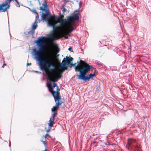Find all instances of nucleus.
I'll return each mask as SVG.
<instances>
[{"mask_svg":"<svg viewBox=\"0 0 151 151\" xmlns=\"http://www.w3.org/2000/svg\"><path fill=\"white\" fill-rule=\"evenodd\" d=\"M47 135H48V136H49L50 137V135H49L48 134H47Z\"/></svg>","mask_w":151,"mask_h":151,"instance_id":"obj_28","label":"nucleus"},{"mask_svg":"<svg viewBox=\"0 0 151 151\" xmlns=\"http://www.w3.org/2000/svg\"><path fill=\"white\" fill-rule=\"evenodd\" d=\"M56 96L53 95V96L54 98L55 102L56 103L55 106H54L52 108V111L53 112L52 115L56 116L57 114V111L59 109V106L61 105L63 102L61 101L60 96H59V93H56Z\"/></svg>","mask_w":151,"mask_h":151,"instance_id":"obj_6","label":"nucleus"},{"mask_svg":"<svg viewBox=\"0 0 151 151\" xmlns=\"http://www.w3.org/2000/svg\"><path fill=\"white\" fill-rule=\"evenodd\" d=\"M70 55L69 57H70ZM73 60L72 57H69L67 56L66 58H64L62 61V63H60L58 64V69L54 68L50 69L49 71L48 70V79L50 81L54 82H57L58 79L62 77V73L65 70L68 69V66L69 65L72 66H75V67L77 66L76 63L73 64L71 63Z\"/></svg>","mask_w":151,"mask_h":151,"instance_id":"obj_3","label":"nucleus"},{"mask_svg":"<svg viewBox=\"0 0 151 151\" xmlns=\"http://www.w3.org/2000/svg\"><path fill=\"white\" fill-rule=\"evenodd\" d=\"M67 10L65 7H63L62 11L63 12H66Z\"/></svg>","mask_w":151,"mask_h":151,"instance_id":"obj_17","label":"nucleus"},{"mask_svg":"<svg viewBox=\"0 0 151 151\" xmlns=\"http://www.w3.org/2000/svg\"><path fill=\"white\" fill-rule=\"evenodd\" d=\"M136 142V140L135 139L132 138H130L128 139V143L129 145V146L132 147L133 146H132V145L134 144V143Z\"/></svg>","mask_w":151,"mask_h":151,"instance_id":"obj_13","label":"nucleus"},{"mask_svg":"<svg viewBox=\"0 0 151 151\" xmlns=\"http://www.w3.org/2000/svg\"><path fill=\"white\" fill-rule=\"evenodd\" d=\"M16 2L17 3V4H18V6H17V7H19L20 6V5H19V2L18 1H17Z\"/></svg>","mask_w":151,"mask_h":151,"instance_id":"obj_20","label":"nucleus"},{"mask_svg":"<svg viewBox=\"0 0 151 151\" xmlns=\"http://www.w3.org/2000/svg\"><path fill=\"white\" fill-rule=\"evenodd\" d=\"M31 65L30 63H27V65Z\"/></svg>","mask_w":151,"mask_h":151,"instance_id":"obj_26","label":"nucleus"},{"mask_svg":"<svg viewBox=\"0 0 151 151\" xmlns=\"http://www.w3.org/2000/svg\"><path fill=\"white\" fill-rule=\"evenodd\" d=\"M48 88L49 89V91L51 93L52 96L55 95L56 96V93H59V96H60V89L59 88L56 83H53V86L52 87L51 85L48 83Z\"/></svg>","mask_w":151,"mask_h":151,"instance_id":"obj_8","label":"nucleus"},{"mask_svg":"<svg viewBox=\"0 0 151 151\" xmlns=\"http://www.w3.org/2000/svg\"><path fill=\"white\" fill-rule=\"evenodd\" d=\"M55 116H56L52 115L51 116L50 118L49 122L48 123L49 127L48 129V132L50 131L51 127L53 126L54 124L55 123L54 121Z\"/></svg>","mask_w":151,"mask_h":151,"instance_id":"obj_10","label":"nucleus"},{"mask_svg":"<svg viewBox=\"0 0 151 151\" xmlns=\"http://www.w3.org/2000/svg\"><path fill=\"white\" fill-rule=\"evenodd\" d=\"M44 151H47V148H46L44 150Z\"/></svg>","mask_w":151,"mask_h":151,"instance_id":"obj_27","label":"nucleus"},{"mask_svg":"<svg viewBox=\"0 0 151 151\" xmlns=\"http://www.w3.org/2000/svg\"><path fill=\"white\" fill-rule=\"evenodd\" d=\"M64 37H65V38L66 39H67L68 38V37L67 36H65Z\"/></svg>","mask_w":151,"mask_h":151,"instance_id":"obj_23","label":"nucleus"},{"mask_svg":"<svg viewBox=\"0 0 151 151\" xmlns=\"http://www.w3.org/2000/svg\"><path fill=\"white\" fill-rule=\"evenodd\" d=\"M72 49V48L71 47H69V48H68V50L70 51H71V50Z\"/></svg>","mask_w":151,"mask_h":151,"instance_id":"obj_21","label":"nucleus"},{"mask_svg":"<svg viewBox=\"0 0 151 151\" xmlns=\"http://www.w3.org/2000/svg\"><path fill=\"white\" fill-rule=\"evenodd\" d=\"M6 65V64H3V65H2V68H4V66L5 65Z\"/></svg>","mask_w":151,"mask_h":151,"instance_id":"obj_25","label":"nucleus"},{"mask_svg":"<svg viewBox=\"0 0 151 151\" xmlns=\"http://www.w3.org/2000/svg\"><path fill=\"white\" fill-rule=\"evenodd\" d=\"M33 12L34 13H36L37 14V15H36V19H37V17H38V14H37V12L36 10H34Z\"/></svg>","mask_w":151,"mask_h":151,"instance_id":"obj_18","label":"nucleus"},{"mask_svg":"<svg viewBox=\"0 0 151 151\" xmlns=\"http://www.w3.org/2000/svg\"><path fill=\"white\" fill-rule=\"evenodd\" d=\"M60 51L57 45L54 42L50 43L48 41V69L52 67L53 68H56V66L58 63L60 62V60L54 56V55Z\"/></svg>","mask_w":151,"mask_h":151,"instance_id":"obj_5","label":"nucleus"},{"mask_svg":"<svg viewBox=\"0 0 151 151\" xmlns=\"http://www.w3.org/2000/svg\"><path fill=\"white\" fill-rule=\"evenodd\" d=\"M37 25V19H36L34 23L32 26V29L30 31L28 32L29 33H34L35 31L34 30L36 29Z\"/></svg>","mask_w":151,"mask_h":151,"instance_id":"obj_12","label":"nucleus"},{"mask_svg":"<svg viewBox=\"0 0 151 151\" xmlns=\"http://www.w3.org/2000/svg\"><path fill=\"white\" fill-rule=\"evenodd\" d=\"M40 9L42 11L40 12L42 13L41 20L44 22L47 19V4L46 1H45L43 3L42 6L40 7Z\"/></svg>","mask_w":151,"mask_h":151,"instance_id":"obj_7","label":"nucleus"},{"mask_svg":"<svg viewBox=\"0 0 151 151\" xmlns=\"http://www.w3.org/2000/svg\"><path fill=\"white\" fill-rule=\"evenodd\" d=\"M92 68L91 69L90 71H93V74H94L95 75H96V74L97 73V71L96 70V68L94 67H93L92 66Z\"/></svg>","mask_w":151,"mask_h":151,"instance_id":"obj_16","label":"nucleus"},{"mask_svg":"<svg viewBox=\"0 0 151 151\" xmlns=\"http://www.w3.org/2000/svg\"><path fill=\"white\" fill-rule=\"evenodd\" d=\"M133 151H142L141 146L138 143L131 147Z\"/></svg>","mask_w":151,"mask_h":151,"instance_id":"obj_11","label":"nucleus"},{"mask_svg":"<svg viewBox=\"0 0 151 151\" xmlns=\"http://www.w3.org/2000/svg\"><path fill=\"white\" fill-rule=\"evenodd\" d=\"M10 0V1H11L12 0Z\"/></svg>","mask_w":151,"mask_h":151,"instance_id":"obj_31","label":"nucleus"},{"mask_svg":"<svg viewBox=\"0 0 151 151\" xmlns=\"http://www.w3.org/2000/svg\"><path fill=\"white\" fill-rule=\"evenodd\" d=\"M14 1L16 2L17 1V0H14Z\"/></svg>","mask_w":151,"mask_h":151,"instance_id":"obj_29","label":"nucleus"},{"mask_svg":"<svg viewBox=\"0 0 151 151\" xmlns=\"http://www.w3.org/2000/svg\"><path fill=\"white\" fill-rule=\"evenodd\" d=\"M10 6V4H8V2L0 4V12H5L7 9H9Z\"/></svg>","mask_w":151,"mask_h":151,"instance_id":"obj_9","label":"nucleus"},{"mask_svg":"<svg viewBox=\"0 0 151 151\" xmlns=\"http://www.w3.org/2000/svg\"><path fill=\"white\" fill-rule=\"evenodd\" d=\"M47 133L45 135H43V136L42 138H44L45 141H44L43 140H41V141L43 142V144H44V145L45 146H46V143H45V141H46V138L47 137Z\"/></svg>","mask_w":151,"mask_h":151,"instance_id":"obj_15","label":"nucleus"},{"mask_svg":"<svg viewBox=\"0 0 151 151\" xmlns=\"http://www.w3.org/2000/svg\"><path fill=\"white\" fill-rule=\"evenodd\" d=\"M7 1H6L5 2H8V4H10V2L11 1H10V0H6Z\"/></svg>","mask_w":151,"mask_h":151,"instance_id":"obj_19","label":"nucleus"},{"mask_svg":"<svg viewBox=\"0 0 151 151\" xmlns=\"http://www.w3.org/2000/svg\"><path fill=\"white\" fill-rule=\"evenodd\" d=\"M64 1L66 2H67L69 1V0H64Z\"/></svg>","mask_w":151,"mask_h":151,"instance_id":"obj_24","label":"nucleus"},{"mask_svg":"<svg viewBox=\"0 0 151 151\" xmlns=\"http://www.w3.org/2000/svg\"><path fill=\"white\" fill-rule=\"evenodd\" d=\"M35 72H36V73H41V72H38V71H35Z\"/></svg>","mask_w":151,"mask_h":151,"instance_id":"obj_22","label":"nucleus"},{"mask_svg":"<svg viewBox=\"0 0 151 151\" xmlns=\"http://www.w3.org/2000/svg\"><path fill=\"white\" fill-rule=\"evenodd\" d=\"M50 14V12L48 8V16ZM48 18H49L50 20H55V17L53 16H51L50 17H48Z\"/></svg>","mask_w":151,"mask_h":151,"instance_id":"obj_14","label":"nucleus"},{"mask_svg":"<svg viewBox=\"0 0 151 151\" xmlns=\"http://www.w3.org/2000/svg\"><path fill=\"white\" fill-rule=\"evenodd\" d=\"M59 54H58L57 56V57H58L59 56Z\"/></svg>","mask_w":151,"mask_h":151,"instance_id":"obj_30","label":"nucleus"},{"mask_svg":"<svg viewBox=\"0 0 151 151\" xmlns=\"http://www.w3.org/2000/svg\"><path fill=\"white\" fill-rule=\"evenodd\" d=\"M64 17V15L60 13L56 21L50 20L48 18V24L52 26L53 29L52 32L48 35V41L50 43L65 35H68L73 29V22L79 18L77 14L68 17L67 19H63Z\"/></svg>","mask_w":151,"mask_h":151,"instance_id":"obj_1","label":"nucleus"},{"mask_svg":"<svg viewBox=\"0 0 151 151\" xmlns=\"http://www.w3.org/2000/svg\"><path fill=\"white\" fill-rule=\"evenodd\" d=\"M38 49H33L35 58L39 63L40 68L42 71V81L46 82L47 87V37H42L35 42Z\"/></svg>","mask_w":151,"mask_h":151,"instance_id":"obj_2","label":"nucleus"},{"mask_svg":"<svg viewBox=\"0 0 151 151\" xmlns=\"http://www.w3.org/2000/svg\"><path fill=\"white\" fill-rule=\"evenodd\" d=\"M77 66L75 68L76 72H79L80 74L78 75V79L84 81H88L90 78H93L96 76V75L90 74L88 76H86V73L89 72L92 68V66L89 65L85 61L81 60Z\"/></svg>","mask_w":151,"mask_h":151,"instance_id":"obj_4","label":"nucleus"}]
</instances>
